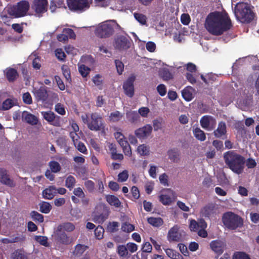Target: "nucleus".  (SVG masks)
Instances as JSON below:
<instances>
[{"mask_svg": "<svg viewBox=\"0 0 259 259\" xmlns=\"http://www.w3.org/2000/svg\"><path fill=\"white\" fill-rule=\"evenodd\" d=\"M232 27L231 20L226 12L214 11L207 16L205 27L212 35L220 36L230 30Z\"/></svg>", "mask_w": 259, "mask_h": 259, "instance_id": "obj_1", "label": "nucleus"}, {"mask_svg": "<svg viewBox=\"0 0 259 259\" xmlns=\"http://www.w3.org/2000/svg\"><path fill=\"white\" fill-rule=\"evenodd\" d=\"M226 164L234 173L241 174L244 170L245 158L234 151H229L224 154Z\"/></svg>", "mask_w": 259, "mask_h": 259, "instance_id": "obj_2", "label": "nucleus"}, {"mask_svg": "<svg viewBox=\"0 0 259 259\" xmlns=\"http://www.w3.org/2000/svg\"><path fill=\"white\" fill-rule=\"evenodd\" d=\"M253 9V7L247 3H237L234 8L235 16L237 20L242 23H250L255 17Z\"/></svg>", "mask_w": 259, "mask_h": 259, "instance_id": "obj_3", "label": "nucleus"}, {"mask_svg": "<svg viewBox=\"0 0 259 259\" xmlns=\"http://www.w3.org/2000/svg\"><path fill=\"white\" fill-rule=\"evenodd\" d=\"M82 122L91 131H98L104 128L102 117L97 113H84L81 116Z\"/></svg>", "mask_w": 259, "mask_h": 259, "instance_id": "obj_4", "label": "nucleus"}, {"mask_svg": "<svg viewBox=\"0 0 259 259\" xmlns=\"http://www.w3.org/2000/svg\"><path fill=\"white\" fill-rule=\"evenodd\" d=\"M222 222L225 227L231 230L241 228L244 223L241 217L231 211L226 212L223 214Z\"/></svg>", "mask_w": 259, "mask_h": 259, "instance_id": "obj_5", "label": "nucleus"}, {"mask_svg": "<svg viewBox=\"0 0 259 259\" xmlns=\"http://www.w3.org/2000/svg\"><path fill=\"white\" fill-rule=\"evenodd\" d=\"M30 8L28 1L22 0L9 8L8 12L9 15L14 18L22 17L26 15Z\"/></svg>", "mask_w": 259, "mask_h": 259, "instance_id": "obj_6", "label": "nucleus"}, {"mask_svg": "<svg viewBox=\"0 0 259 259\" xmlns=\"http://www.w3.org/2000/svg\"><path fill=\"white\" fill-rule=\"evenodd\" d=\"M113 32V26L109 21H105L100 23L95 30L96 35L100 38L109 37Z\"/></svg>", "mask_w": 259, "mask_h": 259, "instance_id": "obj_7", "label": "nucleus"}, {"mask_svg": "<svg viewBox=\"0 0 259 259\" xmlns=\"http://www.w3.org/2000/svg\"><path fill=\"white\" fill-rule=\"evenodd\" d=\"M132 41L130 37L122 35H117L114 39L113 47L119 51H126L130 48Z\"/></svg>", "mask_w": 259, "mask_h": 259, "instance_id": "obj_8", "label": "nucleus"}, {"mask_svg": "<svg viewBox=\"0 0 259 259\" xmlns=\"http://www.w3.org/2000/svg\"><path fill=\"white\" fill-rule=\"evenodd\" d=\"M67 5L70 10L82 12L90 7L88 0H67Z\"/></svg>", "mask_w": 259, "mask_h": 259, "instance_id": "obj_9", "label": "nucleus"}, {"mask_svg": "<svg viewBox=\"0 0 259 259\" xmlns=\"http://www.w3.org/2000/svg\"><path fill=\"white\" fill-rule=\"evenodd\" d=\"M41 114L43 118L50 124L57 127L61 126V117L56 115L53 112L42 111Z\"/></svg>", "mask_w": 259, "mask_h": 259, "instance_id": "obj_10", "label": "nucleus"}, {"mask_svg": "<svg viewBox=\"0 0 259 259\" xmlns=\"http://www.w3.org/2000/svg\"><path fill=\"white\" fill-rule=\"evenodd\" d=\"M200 123L201 127L208 131H211L215 127L216 120L212 116L205 115L201 117Z\"/></svg>", "mask_w": 259, "mask_h": 259, "instance_id": "obj_11", "label": "nucleus"}, {"mask_svg": "<svg viewBox=\"0 0 259 259\" xmlns=\"http://www.w3.org/2000/svg\"><path fill=\"white\" fill-rule=\"evenodd\" d=\"M34 95L37 102L46 103L49 98L47 88L46 86H41L34 92Z\"/></svg>", "mask_w": 259, "mask_h": 259, "instance_id": "obj_12", "label": "nucleus"}, {"mask_svg": "<svg viewBox=\"0 0 259 259\" xmlns=\"http://www.w3.org/2000/svg\"><path fill=\"white\" fill-rule=\"evenodd\" d=\"M226 246V243L220 240H213L210 243V248L218 255H220L223 253Z\"/></svg>", "mask_w": 259, "mask_h": 259, "instance_id": "obj_13", "label": "nucleus"}, {"mask_svg": "<svg viewBox=\"0 0 259 259\" xmlns=\"http://www.w3.org/2000/svg\"><path fill=\"white\" fill-rule=\"evenodd\" d=\"M135 80V76H130L124 82L123 89L126 95L129 97H132L134 94V82Z\"/></svg>", "mask_w": 259, "mask_h": 259, "instance_id": "obj_14", "label": "nucleus"}, {"mask_svg": "<svg viewBox=\"0 0 259 259\" xmlns=\"http://www.w3.org/2000/svg\"><path fill=\"white\" fill-rule=\"evenodd\" d=\"M152 131V126L150 124H146L136 130L135 132V134L139 139H144L151 135Z\"/></svg>", "mask_w": 259, "mask_h": 259, "instance_id": "obj_15", "label": "nucleus"}, {"mask_svg": "<svg viewBox=\"0 0 259 259\" xmlns=\"http://www.w3.org/2000/svg\"><path fill=\"white\" fill-rule=\"evenodd\" d=\"M48 4L47 0H34L32 8L37 14H42L47 12Z\"/></svg>", "mask_w": 259, "mask_h": 259, "instance_id": "obj_16", "label": "nucleus"}, {"mask_svg": "<svg viewBox=\"0 0 259 259\" xmlns=\"http://www.w3.org/2000/svg\"><path fill=\"white\" fill-rule=\"evenodd\" d=\"M0 182L10 187L15 186L13 180L10 178L7 170L4 168H0Z\"/></svg>", "mask_w": 259, "mask_h": 259, "instance_id": "obj_17", "label": "nucleus"}, {"mask_svg": "<svg viewBox=\"0 0 259 259\" xmlns=\"http://www.w3.org/2000/svg\"><path fill=\"white\" fill-rule=\"evenodd\" d=\"M179 227L175 225L168 231L167 238L169 241L180 242L182 240L181 234L179 232Z\"/></svg>", "mask_w": 259, "mask_h": 259, "instance_id": "obj_18", "label": "nucleus"}, {"mask_svg": "<svg viewBox=\"0 0 259 259\" xmlns=\"http://www.w3.org/2000/svg\"><path fill=\"white\" fill-rule=\"evenodd\" d=\"M168 194H161L159 197V201L164 205H170L176 198L175 193L173 191L167 189Z\"/></svg>", "mask_w": 259, "mask_h": 259, "instance_id": "obj_19", "label": "nucleus"}, {"mask_svg": "<svg viewBox=\"0 0 259 259\" xmlns=\"http://www.w3.org/2000/svg\"><path fill=\"white\" fill-rule=\"evenodd\" d=\"M213 135L215 138L224 139V136H226L227 126L224 121H221L218 124L217 128L213 131Z\"/></svg>", "mask_w": 259, "mask_h": 259, "instance_id": "obj_20", "label": "nucleus"}, {"mask_svg": "<svg viewBox=\"0 0 259 259\" xmlns=\"http://www.w3.org/2000/svg\"><path fill=\"white\" fill-rule=\"evenodd\" d=\"M56 240L57 242L64 245L71 243V240L67 234L63 231H59L57 228L56 231Z\"/></svg>", "mask_w": 259, "mask_h": 259, "instance_id": "obj_21", "label": "nucleus"}, {"mask_svg": "<svg viewBox=\"0 0 259 259\" xmlns=\"http://www.w3.org/2000/svg\"><path fill=\"white\" fill-rule=\"evenodd\" d=\"M22 119L32 125H36L38 122L36 116L26 111L22 112Z\"/></svg>", "mask_w": 259, "mask_h": 259, "instance_id": "obj_22", "label": "nucleus"}, {"mask_svg": "<svg viewBox=\"0 0 259 259\" xmlns=\"http://www.w3.org/2000/svg\"><path fill=\"white\" fill-rule=\"evenodd\" d=\"M215 212V205L209 203L201 209L200 214L205 218H209Z\"/></svg>", "mask_w": 259, "mask_h": 259, "instance_id": "obj_23", "label": "nucleus"}, {"mask_svg": "<svg viewBox=\"0 0 259 259\" xmlns=\"http://www.w3.org/2000/svg\"><path fill=\"white\" fill-rule=\"evenodd\" d=\"M4 72L6 77L10 82L15 81L19 76L17 70L13 68L8 67Z\"/></svg>", "mask_w": 259, "mask_h": 259, "instance_id": "obj_24", "label": "nucleus"}, {"mask_svg": "<svg viewBox=\"0 0 259 259\" xmlns=\"http://www.w3.org/2000/svg\"><path fill=\"white\" fill-rule=\"evenodd\" d=\"M168 158L174 162H178L180 161V153L178 149H170L167 152Z\"/></svg>", "mask_w": 259, "mask_h": 259, "instance_id": "obj_25", "label": "nucleus"}, {"mask_svg": "<svg viewBox=\"0 0 259 259\" xmlns=\"http://www.w3.org/2000/svg\"><path fill=\"white\" fill-rule=\"evenodd\" d=\"M193 89L191 87H187L182 91L183 98L186 101H190L193 98Z\"/></svg>", "mask_w": 259, "mask_h": 259, "instance_id": "obj_26", "label": "nucleus"}, {"mask_svg": "<svg viewBox=\"0 0 259 259\" xmlns=\"http://www.w3.org/2000/svg\"><path fill=\"white\" fill-rule=\"evenodd\" d=\"M106 200L110 205L114 206L115 207H119L121 205V202L119 199L113 195H106Z\"/></svg>", "mask_w": 259, "mask_h": 259, "instance_id": "obj_27", "label": "nucleus"}, {"mask_svg": "<svg viewBox=\"0 0 259 259\" xmlns=\"http://www.w3.org/2000/svg\"><path fill=\"white\" fill-rule=\"evenodd\" d=\"M159 76L163 80L168 81L172 78V75L169 70L166 68L160 69L158 72Z\"/></svg>", "mask_w": 259, "mask_h": 259, "instance_id": "obj_28", "label": "nucleus"}, {"mask_svg": "<svg viewBox=\"0 0 259 259\" xmlns=\"http://www.w3.org/2000/svg\"><path fill=\"white\" fill-rule=\"evenodd\" d=\"M57 228L59 231L72 232L75 229V226L71 223L67 222L59 225Z\"/></svg>", "mask_w": 259, "mask_h": 259, "instance_id": "obj_29", "label": "nucleus"}, {"mask_svg": "<svg viewBox=\"0 0 259 259\" xmlns=\"http://www.w3.org/2000/svg\"><path fill=\"white\" fill-rule=\"evenodd\" d=\"M200 77L203 82L208 85L212 84L217 79L216 76L212 73L207 74L205 76L201 74Z\"/></svg>", "mask_w": 259, "mask_h": 259, "instance_id": "obj_30", "label": "nucleus"}, {"mask_svg": "<svg viewBox=\"0 0 259 259\" xmlns=\"http://www.w3.org/2000/svg\"><path fill=\"white\" fill-rule=\"evenodd\" d=\"M56 190L54 186H50L49 188H46L42 191V195L44 198L47 199H52L54 196V193Z\"/></svg>", "mask_w": 259, "mask_h": 259, "instance_id": "obj_31", "label": "nucleus"}, {"mask_svg": "<svg viewBox=\"0 0 259 259\" xmlns=\"http://www.w3.org/2000/svg\"><path fill=\"white\" fill-rule=\"evenodd\" d=\"M194 137L200 141H204L206 139L205 133L202 131L199 127H196L193 130Z\"/></svg>", "mask_w": 259, "mask_h": 259, "instance_id": "obj_32", "label": "nucleus"}, {"mask_svg": "<svg viewBox=\"0 0 259 259\" xmlns=\"http://www.w3.org/2000/svg\"><path fill=\"white\" fill-rule=\"evenodd\" d=\"M148 223L155 227H159L163 224V220L159 218L150 217L147 219Z\"/></svg>", "mask_w": 259, "mask_h": 259, "instance_id": "obj_33", "label": "nucleus"}, {"mask_svg": "<svg viewBox=\"0 0 259 259\" xmlns=\"http://www.w3.org/2000/svg\"><path fill=\"white\" fill-rule=\"evenodd\" d=\"M126 114L127 119L132 123L136 122L140 118V115L136 111H129Z\"/></svg>", "mask_w": 259, "mask_h": 259, "instance_id": "obj_34", "label": "nucleus"}, {"mask_svg": "<svg viewBox=\"0 0 259 259\" xmlns=\"http://www.w3.org/2000/svg\"><path fill=\"white\" fill-rule=\"evenodd\" d=\"M87 246L84 245L78 244L75 246L74 250L73 252V254L76 256H81L84 251L87 249Z\"/></svg>", "mask_w": 259, "mask_h": 259, "instance_id": "obj_35", "label": "nucleus"}, {"mask_svg": "<svg viewBox=\"0 0 259 259\" xmlns=\"http://www.w3.org/2000/svg\"><path fill=\"white\" fill-rule=\"evenodd\" d=\"M121 230L125 233H131L135 230V226L128 222H124L121 224Z\"/></svg>", "mask_w": 259, "mask_h": 259, "instance_id": "obj_36", "label": "nucleus"}, {"mask_svg": "<svg viewBox=\"0 0 259 259\" xmlns=\"http://www.w3.org/2000/svg\"><path fill=\"white\" fill-rule=\"evenodd\" d=\"M49 166L52 172L57 173L60 171L61 167L60 164L56 161H51L49 163Z\"/></svg>", "mask_w": 259, "mask_h": 259, "instance_id": "obj_37", "label": "nucleus"}, {"mask_svg": "<svg viewBox=\"0 0 259 259\" xmlns=\"http://www.w3.org/2000/svg\"><path fill=\"white\" fill-rule=\"evenodd\" d=\"M30 216L34 221L42 223L44 221L43 215L36 211H32L30 213Z\"/></svg>", "mask_w": 259, "mask_h": 259, "instance_id": "obj_38", "label": "nucleus"}, {"mask_svg": "<svg viewBox=\"0 0 259 259\" xmlns=\"http://www.w3.org/2000/svg\"><path fill=\"white\" fill-rule=\"evenodd\" d=\"M117 252L120 257H125L128 254L127 248L124 245H119L117 248Z\"/></svg>", "mask_w": 259, "mask_h": 259, "instance_id": "obj_39", "label": "nucleus"}, {"mask_svg": "<svg viewBox=\"0 0 259 259\" xmlns=\"http://www.w3.org/2000/svg\"><path fill=\"white\" fill-rule=\"evenodd\" d=\"M137 151L141 155H148L149 154V148L145 144H142L138 147Z\"/></svg>", "mask_w": 259, "mask_h": 259, "instance_id": "obj_40", "label": "nucleus"}, {"mask_svg": "<svg viewBox=\"0 0 259 259\" xmlns=\"http://www.w3.org/2000/svg\"><path fill=\"white\" fill-rule=\"evenodd\" d=\"M40 211L44 213H48L51 210V204L47 202H42L39 204Z\"/></svg>", "mask_w": 259, "mask_h": 259, "instance_id": "obj_41", "label": "nucleus"}, {"mask_svg": "<svg viewBox=\"0 0 259 259\" xmlns=\"http://www.w3.org/2000/svg\"><path fill=\"white\" fill-rule=\"evenodd\" d=\"M15 105L14 101L11 99H7L2 104V109L8 110L12 108Z\"/></svg>", "mask_w": 259, "mask_h": 259, "instance_id": "obj_42", "label": "nucleus"}, {"mask_svg": "<svg viewBox=\"0 0 259 259\" xmlns=\"http://www.w3.org/2000/svg\"><path fill=\"white\" fill-rule=\"evenodd\" d=\"M232 259H251L249 255L244 252H235L232 256Z\"/></svg>", "mask_w": 259, "mask_h": 259, "instance_id": "obj_43", "label": "nucleus"}, {"mask_svg": "<svg viewBox=\"0 0 259 259\" xmlns=\"http://www.w3.org/2000/svg\"><path fill=\"white\" fill-rule=\"evenodd\" d=\"M119 224L117 222H109L107 226V230L110 233H115L118 230Z\"/></svg>", "mask_w": 259, "mask_h": 259, "instance_id": "obj_44", "label": "nucleus"}, {"mask_svg": "<svg viewBox=\"0 0 259 259\" xmlns=\"http://www.w3.org/2000/svg\"><path fill=\"white\" fill-rule=\"evenodd\" d=\"M75 182L76 181L74 177L70 175L66 179L65 186L70 190L74 186Z\"/></svg>", "mask_w": 259, "mask_h": 259, "instance_id": "obj_45", "label": "nucleus"}, {"mask_svg": "<svg viewBox=\"0 0 259 259\" xmlns=\"http://www.w3.org/2000/svg\"><path fill=\"white\" fill-rule=\"evenodd\" d=\"M134 17L141 24L145 25L146 24L147 18L144 15L135 13H134Z\"/></svg>", "mask_w": 259, "mask_h": 259, "instance_id": "obj_46", "label": "nucleus"}, {"mask_svg": "<svg viewBox=\"0 0 259 259\" xmlns=\"http://www.w3.org/2000/svg\"><path fill=\"white\" fill-rule=\"evenodd\" d=\"M96 238L98 239H101L103 237L104 229L101 226H97L94 231Z\"/></svg>", "mask_w": 259, "mask_h": 259, "instance_id": "obj_47", "label": "nucleus"}, {"mask_svg": "<svg viewBox=\"0 0 259 259\" xmlns=\"http://www.w3.org/2000/svg\"><path fill=\"white\" fill-rule=\"evenodd\" d=\"M108 217V214L102 213L99 215H95L94 217L93 221L95 223H102L107 219Z\"/></svg>", "mask_w": 259, "mask_h": 259, "instance_id": "obj_48", "label": "nucleus"}, {"mask_svg": "<svg viewBox=\"0 0 259 259\" xmlns=\"http://www.w3.org/2000/svg\"><path fill=\"white\" fill-rule=\"evenodd\" d=\"M74 146L77 149V150L78 151H79L80 152H81L83 154H87V153H88L87 149L85 145L84 144V143H83L82 142L79 141L78 143H77L76 144H75L74 145Z\"/></svg>", "mask_w": 259, "mask_h": 259, "instance_id": "obj_49", "label": "nucleus"}, {"mask_svg": "<svg viewBox=\"0 0 259 259\" xmlns=\"http://www.w3.org/2000/svg\"><path fill=\"white\" fill-rule=\"evenodd\" d=\"M61 69L63 74L65 77L66 79L68 81L71 80L70 71L68 66L63 65H62Z\"/></svg>", "mask_w": 259, "mask_h": 259, "instance_id": "obj_50", "label": "nucleus"}, {"mask_svg": "<svg viewBox=\"0 0 259 259\" xmlns=\"http://www.w3.org/2000/svg\"><path fill=\"white\" fill-rule=\"evenodd\" d=\"M122 115L118 111H116L114 112L111 113L109 116L110 119L114 122L119 121L122 118Z\"/></svg>", "mask_w": 259, "mask_h": 259, "instance_id": "obj_51", "label": "nucleus"}, {"mask_svg": "<svg viewBox=\"0 0 259 259\" xmlns=\"http://www.w3.org/2000/svg\"><path fill=\"white\" fill-rule=\"evenodd\" d=\"M55 52V55L58 60L60 61H64L65 60L66 55L62 49H57Z\"/></svg>", "mask_w": 259, "mask_h": 259, "instance_id": "obj_52", "label": "nucleus"}, {"mask_svg": "<svg viewBox=\"0 0 259 259\" xmlns=\"http://www.w3.org/2000/svg\"><path fill=\"white\" fill-rule=\"evenodd\" d=\"M35 240L42 245L45 246H48V238L46 236H35Z\"/></svg>", "mask_w": 259, "mask_h": 259, "instance_id": "obj_53", "label": "nucleus"}, {"mask_svg": "<svg viewBox=\"0 0 259 259\" xmlns=\"http://www.w3.org/2000/svg\"><path fill=\"white\" fill-rule=\"evenodd\" d=\"M79 71L82 77H86L90 73V69L85 65H81L79 67Z\"/></svg>", "mask_w": 259, "mask_h": 259, "instance_id": "obj_54", "label": "nucleus"}, {"mask_svg": "<svg viewBox=\"0 0 259 259\" xmlns=\"http://www.w3.org/2000/svg\"><path fill=\"white\" fill-rule=\"evenodd\" d=\"M128 178V171L124 170L121 172H120L118 175V181L119 182H125Z\"/></svg>", "mask_w": 259, "mask_h": 259, "instance_id": "obj_55", "label": "nucleus"}, {"mask_svg": "<svg viewBox=\"0 0 259 259\" xmlns=\"http://www.w3.org/2000/svg\"><path fill=\"white\" fill-rule=\"evenodd\" d=\"M84 186L90 193L94 192L95 189V183L91 180H87L84 182Z\"/></svg>", "mask_w": 259, "mask_h": 259, "instance_id": "obj_56", "label": "nucleus"}, {"mask_svg": "<svg viewBox=\"0 0 259 259\" xmlns=\"http://www.w3.org/2000/svg\"><path fill=\"white\" fill-rule=\"evenodd\" d=\"M13 259H27V257L21 251L16 250L13 253Z\"/></svg>", "mask_w": 259, "mask_h": 259, "instance_id": "obj_57", "label": "nucleus"}, {"mask_svg": "<svg viewBox=\"0 0 259 259\" xmlns=\"http://www.w3.org/2000/svg\"><path fill=\"white\" fill-rule=\"evenodd\" d=\"M189 228L190 230L193 232H197L198 231L199 228L198 222L195 220H191L189 224Z\"/></svg>", "mask_w": 259, "mask_h": 259, "instance_id": "obj_58", "label": "nucleus"}, {"mask_svg": "<svg viewBox=\"0 0 259 259\" xmlns=\"http://www.w3.org/2000/svg\"><path fill=\"white\" fill-rule=\"evenodd\" d=\"M23 101L24 103L30 105L32 103V100L31 95L29 92L25 93L22 96Z\"/></svg>", "mask_w": 259, "mask_h": 259, "instance_id": "obj_59", "label": "nucleus"}, {"mask_svg": "<svg viewBox=\"0 0 259 259\" xmlns=\"http://www.w3.org/2000/svg\"><path fill=\"white\" fill-rule=\"evenodd\" d=\"M55 111L61 115H64L66 113L64 106L61 103H57L55 107Z\"/></svg>", "mask_w": 259, "mask_h": 259, "instance_id": "obj_60", "label": "nucleus"}, {"mask_svg": "<svg viewBox=\"0 0 259 259\" xmlns=\"http://www.w3.org/2000/svg\"><path fill=\"white\" fill-rule=\"evenodd\" d=\"M115 64L118 74H121L123 71L124 64L121 61L118 60H115Z\"/></svg>", "mask_w": 259, "mask_h": 259, "instance_id": "obj_61", "label": "nucleus"}, {"mask_svg": "<svg viewBox=\"0 0 259 259\" xmlns=\"http://www.w3.org/2000/svg\"><path fill=\"white\" fill-rule=\"evenodd\" d=\"M246 166L248 168H253L256 165V162L255 160L252 158H248L245 160Z\"/></svg>", "mask_w": 259, "mask_h": 259, "instance_id": "obj_62", "label": "nucleus"}, {"mask_svg": "<svg viewBox=\"0 0 259 259\" xmlns=\"http://www.w3.org/2000/svg\"><path fill=\"white\" fill-rule=\"evenodd\" d=\"M157 91L161 96H164L166 94V88L163 84H160L157 87Z\"/></svg>", "mask_w": 259, "mask_h": 259, "instance_id": "obj_63", "label": "nucleus"}, {"mask_svg": "<svg viewBox=\"0 0 259 259\" xmlns=\"http://www.w3.org/2000/svg\"><path fill=\"white\" fill-rule=\"evenodd\" d=\"M55 79L60 90L61 91L64 90L65 87L60 77L58 75H55Z\"/></svg>", "mask_w": 259, "mask_h": 259, "instance_id": "obj_64", "label": "nucleus"}]
</instances>
